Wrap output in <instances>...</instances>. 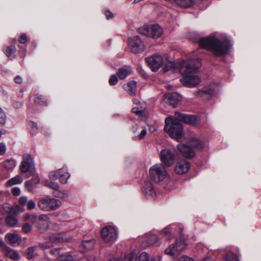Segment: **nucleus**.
Returning <instances> with one entry per match:
<instances>
[{
	"mask_svg": "<svg viewBox=\"0 0 261 261\" xmlns=\"http://www.w3.org/2000/svg\"><path fill=\"white\" fill-rule=\"evenodd\" d=\"M200 122L199 118L196 116L176 112L174 116L166 118L164 130L171 137L181 142L184 139L183 127L181 122L196 125Z\"/></svg>",
	"mask_w": 261,
	"mask_h": 261,
	"instance_id": "nucleus-1",
	"label": "nucleus"
},
{
	"mask_svg": "<svg viewBox=\"0 0 261 261\" xmlns=\"http://www.w3.org/2000/svg\"><path fill=\"white\" fill-rule=\"evenodd\" d=\"M200 66L198 59L184 61L181 63L179 72L184 75L181 81L184 85L193 87L201 82L200 77L197 74Z\"/></svg>",
	"mask_w": 261,
	"mask_h": 261,
	"instance_id": "nucleus-2",
	"label": "nucleus"
},
{
	"mask_svg": "<svg viewBox=\"0 0 261 261\" xmlns=\"http://www.w3.org/2000/svg\"><path fill=\"white\" fill-rule=\"evenodd\" d=\"M199 46L207 50H211L216 57H223L229 53L232 45L230 41L226 39L221 40L215 37L201 38L199 40Z\"/></svg>",
	"mask_w": 261,
	"mask_h": 261,
	"instance_id": "nucleus-3",
	"label": "nucleus"
},
{
	"mask_svg": "<svg viewBox=\"0 0 261 261\" xmlns=\"http://www.w3.org/2000/svg\"><path fill=\"white\" fill-rule=\"evenodd\" d=\"M177 147L178 150L184 156L187 158H192L195 155V152L192 148L201 149L204 147V145L200 140L193 138L190 141L189 146L179 144Z\"/></svg>",
	"mask_w": 261,
	"mask_h": 261,
	"instance_id": "nucleus-4",
	"label": "nucleus"
},
{
	"mask_svg": "<svg viewBox=\"0 0 261 261\" xmlns=\"http://www.w3.org/2000/svg\"><path fill=\"white\" fill-rule=\"evenodd\" d=\"M62 205L61 201L50 197L40 198L38 202V206L42 211L50 212L58 210Z\"/></svg>",
	"mask_w": 261,
	"mask_h": 261,
	"instance_id": "nucleus-5",
	"label": "nucleus"
},
{
	"mask_svg": "<svg viewBox=\"0 0 261 261\" xmlns=\"http://www.w3.org/2000/svg\"><path fill=\"white\" fill-rule=\"evenodd\" d=\"M163 32L162 28L158 24L144 25L138 29L139 34L153 39H158L160 37Z\"/></svg>",
	"mask_w": 261,
	"mask_h": 261,
	"instance_id": "nucleus-6",
	"label": "nucleus"
},
{
	"mask_svg": "<svg viewBox=\"0 0 261 261\" xmlns=\"http://www.w3.org/2000/svg\"><path fill=\"white\" fill-rule=\"evenodd\" d=\"M150 178L155 182L159 183L163 181L167 176L164 166L162 164H156L149 169Z\"/></svg>",
	"mask_w": 261,
	"mask_h": 261,
	"instance_id": "nucleus-7",
	"label": "nucleus"
},
{
	"mask_svg": "<svg viewBox=\"0 0 261 261\" xmlns=\"http://www.w3.org/2000/svg\"><path fill=\"white\" fill-rule=\"evenodd\" d=\"M23 160L21 162L19 168L23 173H26L27 177L34 175L36 173L35 166L32 158L29 154H25L22 156Z\"/></svg>",
	"mask_w": 261,
	"mask_h": 261,
	"instance_id": "nucleus-8",
	"label": "nucleus"
},
{
	"mask_svg": "<svg viewBox=\"0 0 261 261\" xmlns=\"http://www.w3.org/2000/svg\"><path fill=\"white\" fill-rule=\"evenodd\" d=\"M102 240L107 243H114L118 238V231L116 228L107 226L101 230Z\"/></svg>",
	"mask_w": 261,
	"mask_h": 261,
	"instance_id": "nucleus-9",
	"label": "nucleus"
},
{
	"mask_svg": "<svg viewBox=\"0 0 261 261\" xmlns=\"http://www.w3.org/2000/svg\"><path fill=\"white\" fill-rule=\"evenodd\" d=\"M146 61L149 68L154 72L158 71L165 64L163 56L159 54H154L146 58Z\"/></svg>",
	"mask_w": 261,
	"mask_h": 261,
	"instance_id": "nucleus-10",
	"label": "nucleus"
},
{
	"mask_svg": "<svg viewBox=\"0 0 261 261\" xmlns=\"http://www.w3.org/2000/svg\"><path fill=\"white\" fill-rule=\"evenodd\" d=\"M128 46L131 51L134 54H138L145 49V45L138 36L130 37L128 38Z\"/></svg>",
	"mask_w": 261,
	"mask_h": 261,
	"instance_id": "nucleus-11",
	"label": "nucleus"
},
{
	"mask_svg": "<svg viewBox=\"0 0 261 261\" xmlns=\"http://www.w3.org/2000/svg\"><path fill=\"white\" fill-rule=\"evenodd\" d=\"M175 156L174 149L165 148L162 150L160 153L162 161L168 167H170L173 165Z\"/></svg>",
	"mask_w": 261,
	"mask_h": 261,
	"instance_id": "nucleus-12",
	"label": "nucleus"
},
{
	"mask_svg": "<svg viewBox=\"0 0 261 261\" xmlns=\"http://www.w3.org/2000/svg\"><path fill=\"white\" fill-rule=\"evenodd\" d=\"M142 190L147 199L154 200L156 198V191L151 181H145L142 187Z\"/></svg>",
	"mask_w": 261,
	"mask_h": 261,
	"instance_id": "nucleus-13",
	"label": "nucleus"
},
{
	"mask_svg": "<svg viewBox=\"0 0 261 261\" xmlns=\"http://www.w3.org/2000/svg\"><path fill=\"white\" fill-rule=\"evenodd\" d=\"M190 167V163L186 160H179L177 161L175 164L174 172L179 175L185 174L189 171Z\"/></svg>",
	"mask_w": 261,
	"mask_h": 261,
	"instance_id": "nucleus-14",
	"label": "nucleus"
},
{
	"mask_svg": "<svg viewBox=\"0 0 261 261\" xmlns=\"http://www.w3.org/2000/svg\"><path fill=\"white\" fill-rule=\"evenodd\" d=\"M184 244L180 242H176L175 243L170 245L165 250L166 254L175 258V255L184 248Z\"/></svg>",
	"mask_w": 261,
	"mask_h": 261,
	"instance_id": "nucleus-15",
	"label": "nucleus"
},
{
	"mask_svg": "<svg viewBox=\"0 0 261 261\" xmlns=\"http://www.w3.org/2000/svg\"><path fill=\"white\" fill-rule=\"evenodd\" d=\"M1 250L6 256L12 259L18 260L20 259V256L16 250L12 249L7 246L3 242L1 241Z\"/></svg>",
	"mask_w": 261,
	"mask_h": 261,
	"instance_id": "nucleus-16",
	"label": "nucleus"
},
{
	"mask_svg": "<svg viewBox=\"0 0 261 261\" xmlns=\"http://www.w3.org/2000/svg\"><path fill=\"white\" fill-rule=\"evenodd\" d=\"M161 244V242L158 239L157 236L152 233H147L145 235L142 245L144 247H147L149 246H159Z\"/></svg>",
	"mask_w": 261,
	"mask_h": 261,
	"instance_id": "nucleus-17",
	"label": "nucleus"
},
{
	"mask_svg": "<svg viewBox=\"0 0 261 261\" xmlns=\"http://www.w3.org/2000/svg\"><path fill=\"white\" fill-rule=\"evenodd\" d=\"M95 243L96 241L94 239L84 240L79 247V251L80 252H84L85 251L91 250L94 248Z\"/></svg>",
	"mask_w": 261,
	"mask_h": 261,
	"instance_id": "nucleus-18",
	"label": "nucleus"
},
{
	"mask_svg": "<svg viewBox=\"0 0 261 261\" xmlns=\"http://www.w3.org/2000/svg\"><path fill=\"white\" fill-rule=\"evenodd\" d=\"M39 222L37 225L38 229L42 230L46 228L47 226V223L49 221L50 218L47 215L42 214L38 217Z\"/></svg>",
	"mask_w": 261,
	"mask_h": 261,
	"instance_id": "nucleus-19",
	"label": "nucleus"
},
{
	"mask_svg": "<svg viewBox=\"0 0 261 261\" xmlns=\"http://www.w3.org/2000/svg\"><path fill=\"white\" fill-rule=\"evenodd\" d=\"M80 259L76 255H72L69 253L61 254L58 257V261H79Z\"/></svg>",
	"mask_w": 261,
	"mask_h": 261,
	"instance_id": "nucleus-20",
	"label": "nucleus"
},
{
	"mask_svg": "<svg viewBox=\"0 0 261 261\" xmlns=\"http://www.w3.org/2000/svg\"><path fill=\"white\" fill-rule=\"evenodd\" d=\"M125 90L130 95H135L137 91V83L132 81L123 86Z\"/></svg>",
	"mask_w": 261,
	"mask_h": 261,
	"instance_id": "nucleus-21",
	"label": "nucleus"
},
{
	"mask_svg": "<svg viewBox=\"0 0 261 261\" xmlns=\"http://www.w3.org/2000/svg\"><path fill=\"white\" fill-rule=\"evenodd\" d=\"M27 257L29 259H31L35 256L39 255L38 247L34 246L29 247L26 251Z\"/></svg>",
	"mask_w": 261,
	"mask_h": 261,
	"instance_id": "nucleus-22",
	"label": "nucleus"
},
{
	"mask_svg": "<svg viewBox=\"0 0 261 261\" xmlns=\"http://www.w3.org/2000/svg\"><path fill=\"white\" fill-rule=\"evenodd\" d=\"M169 99L173 107H176L181 99V96L177 93H172L169 94Z\"/></svg>",
	"mask_w": 261,
	"mask_h": 261,
	"instance_id": "nucleus-23",
	"label": "nucleus"
},
{
	"mask_svg": "<svg viewBox=\"0 0 261 261\" xmlns=\"http://www.w3.org/2000/svg\"><path fill=\"white\" fill-rule=\"evenodd\" d=\"M6 222L10 227H19L17 218L15 216L8 215L6 218Z\"/></svg>",
	"mask_w": 261,
	"mask_h": 261,
	"instance_id": "nucleus-24",
	"label": "nucleus"
},
{
	"mask_svg": "<svg viewBox=\"0 0 261 261\" xmlns=\"http://www.w3.org/2000/svg\"><path fill=\"white\" fill-rule=\"evenodd\" d=\"M23 181V178L20 175H17L16 176L9 179L6 183L7 186H12L15 185L20 184Z\"/></svg>",
	"mask_w": 261,
	"mask_h": 261,
	"instance_id": "nucleus-25",
	"label": "nucleus"
},
{
	"mask_svg": "<svg viewBox=\"0 0 261 261\" xmlns=\"http://www.w3.org/2000/svg\"><path fill=\"white\" fill-rule=\"evenodd\" d=\"M5 238L11 244L16 243L20 239V237L14 233H8L6 235Z\"/></svg>",
	"mask_w": 261,
	"mask_h": 261,
	"instance_id": "nucleus-26",
	"label": "nucleus"
},
{
	"mask_svg": "<svg viewBox=\"0 0 261 261\" xmlns=\"http://www.w3.org/2000/svg\"><path fill=\"white\" fill-rule=\"evenodd\" d=\"M49 240L50 242L54 243H59L64 241H68L67 238L63 237L61 234H55L50 237Z\"/></svg>",
	"mask_w": 261,
	"mask_h": 261,
	"instance_id": "nucleus-27",
	"label": "nucleus"
},
{
	"mask_svg": "<svg viewBox=\"0 0 261 261\" xmlns=\"http://www.w3.org/2000/svg\"><path fill=\"white\" fill-rule=\"evenodd\" d=\"M16 165V161L12 158L9 159L4 161L3 166L7 170L13 169Z\"/></svg>",
	"mask_w": 261,
	"mask_h": 261,
	"instance_id": "nucleus-28",
	"label": "nucleus"
},
{
	"mask_svg": "<svg viewBox=\"0 0 261 261\" xmlns=\"http://www.w3.org/2000/svg\"><path fill=\"white\" fill-rule=\"evenodd\" d=\"M130 72L131 69L129 68H120L117 72V75L120 80H124Z\"/></svg>",
	"mask_w": 261,
	"mask_h": 261,
	"instance_id": "nucleus-29",
	"label": "nucleus"
},
{
	"mask_svg": "<svg viewBox=\"0 0 261 261\" xmlns=\"http://www.w3.org/2000/svg\"><path fill=\"white\" fill-rule=\"evenodd\" d=\"M175 3L181 7H189L193 4L192 0H174Z\"/></svg>",
	"mask_w": 261,
	"mask_h": 261,
	"instance_id": "nucleus-30",
	"label": "nucleus"
},
{
	"mask_svg": "<svg viewBox=\"0 0 261 261\" xmlns=\"http://www.w3.org/2000/svg\"><path fill=\"white\" fill-rule=\"evenodd\" d=\"M63 169V172L61 173L60 175L59 180L62 184H66L68 181V179L70 176L69 173L67 172L65 168Z\"/></svg>",
	"mask_w": 261,
	"mask_h": 261,
	"instance_id": "nucleus-31",
	"label": "nucleus"
},
{
	"mask_svg": "<svg viewBox=\"0 0 261 261\" xmlns=\"http://www.w3.org/2000/svg\"><path fill=\"white\" fill-rule=\"evenodd\" d=\"M16 50V47L14 45L7 46L4 48V51L8 57H10Z\"/></svg>",
	"mask_w": 261,
	"mask_h": 261,
	"instance_id": "nucleus-32",
	"label": "nucleus"
},
{
	"mask_svg": "<svg viewBox=\"0 0 261 261\" xmlns=\"http://www.w3.org/2000/svg\"><path fill=\"white\" fill-rule=\"evenodd\" d=\"M63 172V169L61 168L58 170L50 172L49 174V177L51 180H56L59 179L60 175Z\"/></svg>",
	"mask_w": 261,
	"mask_h": 261,
	"instance_id": "nucleus-33",
	"label": "nucleus"
},
{
	"mask_svg": "<svg viewBox=\"0 0 261 261\" xmlns=\"http://www.w3.org/2000/svg\"><path fill=\"white\" fill-rule=\"evenodd\" d=\"M139 261H154L153 259H150L149 255L146 252H143L139 255Z\"/></svg>",
	"mask_w": 261,
	"mask_h": 261,
	"instance_id": "nucleus-34",
	"label": "nucleus"
},
{
	"mask_svg": "<svg viewBox=\"0 0 261 261\" xmlns=\"http://www.w3.org/2000/svg\"><path fill=\"white\" fill-rule=\"evenodd\" d=\"M225 261H239V259L233 252H229L225 256Z\"/></svg>",
	"mask_w": 261,
	"mask_h": 261,
	"instance_id": "nucleus-35",
	"label": "nucleus"
},
{
	"mask_svg": "<svg viewBox=\"0 0 261 261\" xmlns=\"http://www.w3.org/2000/svg\"><path fill=\"white\" fill-rule=\"evenodd\" d=\"M126 259L127 261H139V255L132 252L127 256Z\"/></svg>",
	"mask_w": 261,
	"mask_h": 261,
	"instance_id": "nucleus-36",
	"label": "nucleus"
},
{
	"mask_svg": "<svg viewBox=\"0 0 261 261\" xmlns=\"http://www.w3.org/2000/svg\"><path fill=\"white\" fill-rule=\"evenodd\" d=\"M24 186L25 189L29 192H32L33 189L35 188V186L33 184L32 181H31L30 180L26 181L24 183Z\"/></svg>",
	"mask_w": 261,
	"mask_h": 261,
	"instance_id": "nucleus-37",
	"label": "nucleus"
},
{
	"mask_svg": "<svg viewBox=\"0 0 261 261\" xmlns=\"http://www.w3.org/2000/svg\"><path fill=\"white\" fill-rule=\"evenodd\" d=\"M34 101L36 103L40 105H43L46 104V101L44 100L43 97L42 96H37L35 97L34 98Z\"/></svg>",
	"mask_w": 261,
	"mask_h": 261,
	"instance_id": "nucleus-38",
	"label": "nucleus"
},
{
	"mask_svg": "<svg viewBox=\"0 0 261 261\" xmlns=\"http://www.w3.org/2000/svg\"><path fill=\"white\" fill-rule=\"evenodd\" d=\"M32 229V226L29 223H27L24 224L22 228V231L25 233H29Z\"/></svg>",
	"mask_w": 261,
	"mask_h": 261,
	"instance_id": "nucleus-39",
	"label": "nucleus"
},
{
	"mask_svg": "<svg viewBox=\"0 0 261 261\" xmlns=\"http://www.w3.org/2000/svg\"><path fill=\"white\" fill-rule=\"evenodd\" d=\"M109 82L110 85L112 86L115 85L118 82V78L117 76L115 74L111 75L109 79Z\"/></svg>",
	"mask_w": 261,
	"mask_h": 261,
	"instance_id": "nucleus-40",
	"label": "nucleus"
},
{
	"mask_svg": "<svg viewBox=\"0 0 261 261\" xmlns=\"http://www.w3.org/2000/svg\"><path fill=\"white\" fill-rule=\"evenodd\" d=\"M27 206V208L29 210H32L35 208V207L36 206V202L34 201H33V200H30L28 201Z\"/></svg>",
	"mask_w": 261,
	"mask_h": 261,
	"instance_id": "nucleus-41",
	"label": "nucleus"
},
{
	"mask_svg": "<svg viewBox=\"0 0 261 261\" xmlns=\"http://www.w3.org/2000/svg\"><path fill=\"white\" fill-rule=\"evenodd\" d=\"M46 185L48 187H49L55 190H58L59 188L58 184L55 182L50 181V182H46Z\"/></svg>",
	"mask_w": 261,
	"mask_h": 261,
	"instance_id": "nucleus-42",
	"label": "nucleus"
},
{
	"mask_svg": "<svg viewBox=\"0 0 261 261\" xmlns=\"http://www.w3.org/2000/svg\"><path fill=\"white\" fill-rule=\"evenodd\" d=\"M28 201V198L26 196H21L19 199V203L22 206L27 205Z\"/></svg>",
	"mask_w": 261,
	"mask_h": 261,
	"instance_id": "nucleus-43",
	"label": "nucleus"
},
{
	"mask_svg": "<svg viewBox=\"0 0 261 261\" xmlns=\"http://www.w3.org/2000/svg\"><path fill=\"white\" fill-rule=\"evenodd\" d=\"M3 209L5 211H6L9 215H11L12 214L15 213V210H14L12 207L10 206H4Z\"/></svg>",
	"mask_w": 261,
	"mask_h": 261,
	"instance_id": "nucleus-44",
	"label": "nucleus"
},
{
	"mask_svg": "<svg viewBox=\"0 0 261 261\" xmlns=\"http://www.w3.org/2000/svg\"><path fill=\"white\" fill-rule=\"evenodd\" d=\"M146 134H147V131H146V129H143L140 134L137 137H135V139H139V140H142L143 139H144L146 135Z\"/></svg>",
	"mask_w": 261,
	"mask_h": 261,
	"instance_id": "nucleus-45",
	"label": "nucleus"
},
{
	"mask_svg": "<svg viewBox=\"0 0 261 261\" xmlns=\"http://www.w3.org/2000/svg\"><path fill=\"white\" fill-rule=\"evenodd\" d=\"M174 63L173 62H169L168 63V65H165L164 68V71L167 72L172 68H174Z\"/></svg>",
	"mask_w": 261,
	"mask_h": 261,
	"instance_id": "nucleus-46",
	"label": "nucleus"
},
{
	"mask_svg": "<svg viewBox=\"0 0 261 261\" xmlns=\"http://www.w3.org/2000/svg\"><path fill=\"white\" fill-rule=\"evenodd\" d=\"M178 261H195L193 258L190 257L187 255L181 256Z\"/></svg>",
	"mask_w": 261,
	"mask_h": 261,
	"instance_id": "nucleus-47",
	"label": "nucleus"
},
{
	"mask_svg": "<svg viewBox=\"0 0 261 261\" xmlns=\"http://www.w3.org/2000/svg\"><path fill=\"white\" fill-rule=\"evenodd\" d=\"M60 248H54L50 250V252L54 254L56 257V259L58 260V256L61 255V253H60Z\"/></svg>",
	"mask_w": 261,
	"mask_h": 261,
	"instance_id": "nucleus-48",
	"label": "nucleus"
},
{
	"mask_svg": "<svg viewBox=\"0 0 261 261\" xmlns=\"http://www.w3.org/2000/svg\"><path fill=\"white\" fill-rule=\"evenodd\" d=\"M12 193L14 196H19L20 194V189L18 187H14L12 189Z\"/></svg>",
	"mask_w": 261,
	"mask_h": 261,
	"instance_id": "nucleus-49",
	"label": "nucleus"
},
{
	"mask_svg": "<svg viewBox=\"0 0 261 261\" xmlns=\"http://www.w3.org/2000/svg\"><path fill=\"white\" fill-rule=\"evenodd\" d=\"M172 231V228H171V226H168L167 227H165L163 230V233L166 235L167 236L169 234H170Z\"/></svg>",
	"mask_w": 261,
	"mask_h": 261,
	"instance_id": "nucleus-50",
	"label": "nucleus"
},
{
	"mask_svg": "<svg viewBox=\"0 0 261 261\" xmlns=\"http://www.w3.org/2000/svg\"><path fill=\"white\" fill-rule=\"evenodd\" d=\"M213 91L211 90V89H208V90H207L206 89V90H202V91H199V95H203L204 94H208V95H212L213 94Z\"/></svg>",
	"mask_w": 261,
	"mask_h": 261,
	"instance_id": "nucleus-51",
	"label": "nucleus"
},
{
	"mask_svg": "<svg viewBox=\"0 0 261 261\" xmlns=\"http://www.w3.org/2000/svg\"><path fill=\"white\" fill-rule=\"evenodd\" d=\"M27 41V36L25 34H22L21 35L19 39V42L20 43L23 44L26 42Z\"/></svg>",
	"mask_w": 261,
	"mask_h": 261,
	"instance_id": "nucleus-52",
	"label": "nucleus"
},
{
	"mask_svg": "<svg viewBox=\"0 0 261 261\" xmlns=\"http://www.w3.org/2000/svg\"><path fill=\"white\" fill-rule=\"evenodd\" d=\"M29 125L31 127L32 129L34 131H36L38 129L37 124L33 121L30 122Z\"/></svg>",
	"mask_w": 261,
	"mask_h": 261,
	"instance_id": "nucleus-53",
	"label": "nucleus"
},
{
	"mask_svg": "<svg viewBox=\"0 0 261 261\" xmlns=\"http://www.w3.org/2000/svg\"><path fill=\"white\" fill-rule=\"evenodd\" d=\"M6 115L1 111V124H5L6 123Z\"/></svg>",
	"mask_w": 261,
	"mask_h": 261,
	"instance_id": "nucleus-54",
	"label": "nucleus"
},
{
	"mask_svg": "<svg viewBox=\"0 0 261 261\" xmlns=\"http://www.w3.org/2000/svg\"><path fill=\"white\" fill-rule=\"evenodd\" d=\"M132 112L136 114H141L142 113V110H140L138 107H134L132 109Z\"/></svg>",
	"mask_w": 261,
	"mask_h": 261,
	"instance_id": "nucleus-55",
	"label": "nucleus"
},
{
	"mask_svg": "<svg viewBox=\"0 0 261 261\" xmlns=\"http://www.w3.org/2000/svg\"><path fill=\"white\" fill-rule=\"evenodd\" d=\"M105 14L108 19H109L113 17V13L109 10L107 11L105 13Z\"/></svg>",
	"mask_w": 261,
	"mask_h": 261,
	"instance_id": "nucleus-56",
	"label": "nucleus"
},
{
	"mask_svg": "<svg viewBox=\"0 0 261 261\" xmlns=\"http://www.w3.org/2000/svg\"><path fill=\"white\" fill-rule=\"evenodd\" d=\"M30 180L32 181V182L34 185L39 184L40 182V179L38 176H36L34 178Z\"/></svg>",
	"mask_w": 261,
	"mask_h": 261,
	"instance_id": "nucleus-57",
	"label": "nucleus"
},
{
	"mask_svg": "<svg viewBox=\"0 0 261 261\" xmlns=\"http://www.w3.org/2000/svg\"><path fill=\"white\" fill-rule=\"evenodd\" d=\"M39 220L38 219V218L37 216H35V215H32V217H31V221L33 223H35V224H37V225L38 224V223L37 222V220Z\"/></svg>",
	"mask_w": 261,
	"mask_h": 261,
	"instance_id": "nucleus-58",
	"label": "nucleus"
},
{
	"mask_svg": "<svg viewBox=\"0 0 261 261\" xmlns=\"http://www.w3.org/2000/svg\"><path fill=\"white\" fill-rule=\"evenodd\" d=\"M6 151V146L4 143H1V155L4 154Z\"/></svg>",
	"mask_w": 261,
	"mask_h": 261,
	"instance_id": "nucleus-59",
	"label": "nucleus"
},
{
	"mask_svg": "<svg viewBox=\"0 0 261 261\" xmlns=\"http://www.w3.org/2000/svg\"><path fill=\"white\" fill-rule=\"evenodd\" d=\"M15 82L17 84H21L22 83V79L20 76H17L14 79Z\"/></svg>",
	"mask_w": 261,
	"mask_h": 261,
	"instance_id": "nucleus-60",
	"label": "nucleus"
},
{
	"mask_svg": "<svg viewBox=\"0 0 261 261\" xmlns=\"http://www.w3.org/2000/svg\"><path fill=\"white\" fill-rule=\"evenodd\" d=\"M40 246L42 248H48L50 247L51 246L49 243H45L40 244Z\"/></svg>",
	"mask_w": 261,
	"mask_h": 261,
	"instance_id": "nucleus-61",
	"label": "nucleus"
},
{
	"mask_svg": "<svg viewBox=\"0 0 261 261\" xmlns=\"http://www.w3.org/2000/svg\"><path fill=\"white\" fill-rule=\"evenodd\" d=\"M87 259L88 261H95L96 257L94 255H89L87 256Z\"/></svg>",
	"mask_w": 261,
	"mask_h": 261,
	"instance_id": "nucleus-62",
	"label": "nucleus"
},
{
	"mask_svg": "<svg viewBox=\"0 0 261 261\" xmlns=\"http://www.w3.org/2000/svg\"><path fill=\"white\" fill-rule=\"evenodd\" d=\"M14 106L15 108H19L22 106V103L20 102H16L14 103Z\"/></svg>",
	"mask_w": 261,
	"mask_h": 261,
	"instance_id": "nucleus-63",
	"label": "nucleus"
},
{
	"mask_svg": "<svg viewBox=\"0 0 261 261\" xmlns=\"http://www.w3.org/2000/svg\"><path fill=\"white\" fill-rule=\"evenodd\" d=\"M149 129L151 133H153L156 130V128L154 126H150Z\"/></svg>",
	"mask_w": 261,
	"mask_h": 261,
	"instance_id": "nucleus-64",
	"label": "nucleus"
}]
</instances>
